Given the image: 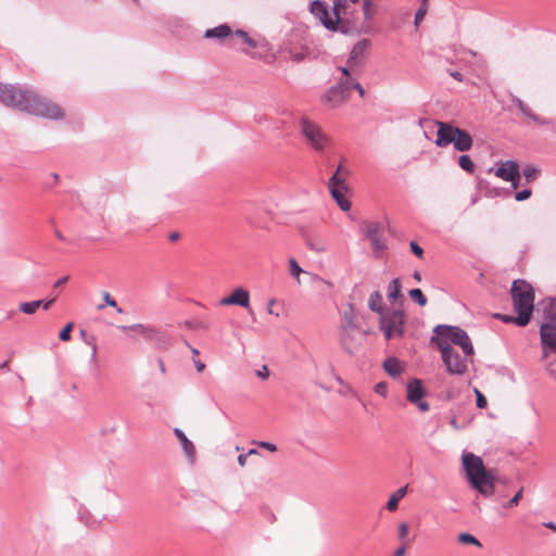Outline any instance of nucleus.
<instances>
[{"mask_svg": "<svg viewBox=\"0 0 556 556\" xmlns=\"http://www.w3.org/2000/svg\"><path fill=\"white\" fill-rule=\"evenodd\" d=\"M102 296H103V300L104 302L111 306V307H116V312L118 314H122L123 313V309L121 307L117 306V303L116 301L111 296V294L109 292H103L102 293Z\"/></svg>", "mask_w": 556, "mask_h": 556, "instance_id": "43", "label": "nucleus"}, {"mask_svg": "<svg viewBox=\"0 0 556 556\" xmlns=\"http://www.w3.org/2000/svg\"><path fill=\"white\" fill-rule=\"evenodd\" d=\"M409 530H410V528L407 522L403 521V522L399 523L397 536H399L401 544H407V546H409V544L413 542V540H408Z\"/></svg>", "mask_w": 556, "mask_h": 556, "instance_id": "29", "label": "nucleus"}, {"mask_svg": "<svg viewBox=\"0 0 556 556\" xmlns=\"http://www.w3.org/2000/svg\"><path fill=\"white\" fill-rule=\"evenodd\" d=\"M382 235V229L379 224H372L367 228V238L369 240L374 239L375 237H379Z\"/></svg>", "mask_w": 556, "mask_h": 556, "instance_id": "40", "label": "nucleus"}, {"mask_svg": "<svg viewBox=\"0 0 556 556\" xmlns=\"http://www.w3.org/2000/svg\"><path fill=\"white\" fill-rule=\"evenodd\" d=\"M256 375L263 380L267 379L269 377L268 367L266 365H263L262 369L256 371Z\"/></svg>", "mask_w": 556, "mask_h": 556, "instance_id": "50", "label": "nucleus"}, {"mask_svg": "<svg viewBox=\"0 0 556 556\" xmlns=\"http://www.w3.org/2000/svg\"><path fill=\"white\" fill-rule=\"evenodd\" d=\"M450 75L458 81L464 80V77L459 72H450Z\"/></svg>", "mask_w": 556, "mask_h": 556, "instance_id": "57", "label": "nucleus"}, {"mask_svg": "<svg viewBox=\"0 0 556 556\" xmlns=\"http://www.w3.org/2000/svg\"><path fill=\"white\" fill-rule=\"evenodd\" d=\"M410 250L412 252L419 258H422L424 257V249L417 244L416 242L412 241L410 242Z\"/></svg>", "mask_w": 556, "mask_h": 556, "instance_id": "48", "label": "nucleus"}, {"mask_svg": "<svg viewBox=\"0 0 556 556\" xmlns=\"http://www.w3.org/2000/svg\"><path fill=\"white\" fill-rule=\"evenodd\" d=\"M408 546L407 544H401L394 552L393 556H404Z\"/></svg>", "mask_w": 556, "mask_h": 556, "instance_id": "53", "label": "nucleus"}, {"mask_svg": "<svg viewBox=\"0 0 556 556\" xmlns=\"http://www.w3.org/2000/svg\"><path fill=\"white\" fill-rule=\"evenodd\" d=\"M301 132L305 140L316 151H323L329 143L328 136L324 132L321 127L316 123L302 118L300 122Z\"/></svg>", "mask_w": 556, "mask_h": 556, "instance_id": "11", "label": "nucleus"}, {"mask_svg": "<svg viewBox=\"0 0 556 556\" xmlns=\"http://www.w3.org/2000/svg\"><path fill=\"white\" fill-rule=\"evenodd\" d=\"M409 296L414 302L418 303L420 306H425L428 302L426 295L422 293L420 289H412L409 291Z\"/></svg>", "mask_w": 556, "mask_h": 556, "instance_id": "36", "label": "nucleus"}, {"mask_svg": "<svg viewBox=\"0 0 556 556\" xmlns=\"http://www.w3.org/2000/svg\"><path fill=\"white\" fill-rule=\"evenodd\" d=\"M400 296H401V280L399 278H395L388 286V299L390 301H396Z\"/></svg>", "mask_w": 556, "mask_h": 556, "instance_id": "28", "label": "nucleus"}, {"mask_svg": "<svg viewBox=\"0 0 556 556\" xmlns=\"http://www.w3.org/2000/svg\"><path fill=\"white\" fill-rule=\"evenodd\" d=\"M375 392L383 397H386L388 395V384L387 382H378L376 386H375Z\"/></svg>", "mask_w": 556, "mask_h": 556, "instance_id": "46", "label": "nucleus"}, {"mask_svg": "<svg viewBox=\"0 0 556 556\" xmlns=\"http://www.w3.org/2000/svg\"><path fill=\"white\" fill-rule=\"evenodd\" d=\"M276 303V301L274 299L269 300L268 304H267V312L268 314H271V315H275L276 317L279 316V313H275L274 312V304Z\"/></svg>", "mask_w": 556, "mask_h": 556, "instance_id": "54", "label": "nucleus"}, {"mask_svg": "<svg viewBox=\"0 0 556 556\" xmlns=\"http://www.w3.org/2000/svg\"><path fill=\"white\" fill-rule=\"evenodd\" d=\"M174 433L176 438L179 440L181 448L184 450L187 457L193 462L195 457V446L194 444L186 437V434L178 428L174 429Z\"/></svg>", "mask_w": 556, "mask_h": 556, "instance_id": "18", "label": "nucleus"}, {"mask_svg": "<svg viewBox=\"0 0 556 556\" xmlns=\"http://www.w3.org/2000/svg\"><path fill=\"white\" fill-rule=\"evenodd\" d=\"M380 0H332L330 12L326 2L314 0L311 13L331 31L366 34L379 13Z\"/></svg>", "mask_w": 556, "mask_h": 556, "instance_id": "1", "label": "nucleus"}, {"mask_svg": "<svg viewBox=\"0 0 556 556\" xmlns=\"http://www.w3.org/2000/svg\"><path fill=\"white\" fill-rule=\"evenodd\" d=\"M331 197L337 202L338 206L348 212L351 210V202L346 199L345 194L348 192V187H340L334 189H329Z\"/></svg>", "mask_w": 556, "mask_h": 556, "instance_id": "19", "label": "nucleus"}, {"mask_svg": "<svg viewBox=\"0 0 556 556\" xmlns=\"http://www.w3.org/2000/svg\"><path fill=\"white\" fill-rule=\"evenodd\" d=\"M27 113L55 119L64 117V112L58 103H54L48 98L41 97L34 91L29 100Z\"/></svg>", "mask_w": 556, "mask_h": 556, "instance_id": "9", "label": "nucleus"}, {"mask_svg": "<svg viewBox=\"0 0 556 556\" xmlns=\"http://www.w3.org/2000/svg\"><path fill=\"white\" fill-rule=\"evenodd\" d=\"M355 319H356V315H355L354 308H353L352 305H350L349 306V311L345 312L344 315H343V324H342L341 328H355V327H357L356 323H355Z\"/></svg>", "mask_w": 556, "mask_h": 556, "instance_id": "33", "label": "nucleus"}, {"mask_svg": "<svg viewBox=\"0 0 556 556\" xmlns=\"http://www.w3.org/2000/svg\"><path fill=\"white\" fill-rule=\"evenodd\" d=\"M349 97V81L340 79L338 86L332 87L321 97V102L330 109H336L345 103Z\"/></svg>", "mask_w": 556, "mask_h": 556, "instance_id": "14", "label": "nucleus"}, {"mask_svg": "<svg viewBox=\"0 0 556 556\" xmlns=\"http://www.w3.org/2000/svg\"><path fill=\"white\" fill-rule=\"evenodd\" d=\"M371 242V247H372V250H374V253L378 256L382 253V251L384 250L386 248V244L382 240V235L379 236V237H375L374 239L370 240Z\"/></svg>", "mask_w": 556, "mask_h": 556, "instance_id": "37", "label": "nucleus"}, {"mask_svg": "<svg viewBox=\"0 0 556 556\" xmlns=\"http://www.w3.org/2000/svg\"><path fill=\"white\" fill-rule=\"evenodd\" d=\"M31 93V90L0 83V102L5 106L27 112Z\"/></svg>", "mask_w": 556, "mask_h": 556, "instance_id": "7", "label": "nucleus"}, {"mask_svg": "<svg viewBox=\"0 0 556 556\" xmlns=\"http://www.w3.org/2000/svg\"><path fill=\"white\" fill-rule=\"evenodd\" d=\"M540 334L544 346V357L547 359V370L556 379V329L543 324Z\"/></svg>", "mask_w": 556, "mask_h": 556, "instance_id": "10", "label": "nucleus"}, {"mask_svg": "<svg viewBox=\"0 0 556 556\" xmlns=\"http://www.w3.org/2000/svg\"><path fill=\"white\" fill-rule=\"evenodd\" d=\"M73 323H68L59 333V338L61 341H70L71 340V332L73 330Z\"/></svg>", "mask_w": 556, "mask_h": 556, "instance_id": "42", "label": "nucleus"}, {"mask_svg": "<svg viewBox=\"0 0 556 556\" xmlns=\"http://www.w3.org/2000/svg\"><path fill=\"white\" fill-rule=\"evenodd\" d=\"M475 394L477 396V406L481 409L485 408L488 406V401L482 392L478 389H475Z\"/></svg>", "mask_w": 556, "mask_h": 556, "instance_id": "44", "label": "nucleus"}, {"mask_svg": "<svg viewBox=\"0 0 556 556\" xmlns=\"http://www.w3.org/2000/svg\"><path fill=\"white\" fill-rule=\"evenodd\" d=\"M509 181L511 182V185H513V188H514V189H517V188H518V186H519V180H509Z\"/></svg>", "mask_w": 556, "mask_h": 556, "instance_id": "64", "label": "nucleus"}, {"mask_svg": "<svg viewBox=\"0 0 556 556\" xmlns=\"http://www.w3.org/2000/svg\"><path fill=\"white\" fill-rule=\"evenodd\" d=\"M544 313L547 319L546 324L556 329V299L549 301L544 308Z\"/></svg>", "mask_w": 556, "mask_h": 556, "instance_id": "26", "label": "nucleus"}, {"mask_svg": "<svg viewBox=\"0 0 556 556\" xmlns=\"http://www.w3.org/2000/svg\"><path fill=\"white\" fill-rule=\"evenodd\" d=\"M514 311L518 316L496 314V318L504 323H514L520 327H525L530 323L534 307V291L530 283L525 280H515L510 289Z\"/></svg>", "mask_w": 556, "mask_h": 556, "instance_id": "3", "label": "nucleus"}, {"mask_svg": "<svg viewBox=\"0 0 556 556\" xmlns=\"http://www.w3.org/2000/svg\"><path fill=\"white\" fill-rule=\"evenodd\" d=\"M349 175H344V173H338L336 172L329 179L328 188L334 189L340 187H348L345 181L348 179Z\"/></svg>", "mask_w": 556, "mask_h": 556, "instance_id": "27", "label": "nucleus"}, {"mask_svg": "<svg viewBox=\"0 0 556 556\" xmlns=\"http://www.w3.org/2000/svg\"><path fill=\"white\" fill-rule=\"evenodd\" d=\"M219 304L223 306L238 305L247 308L250 305V293L244 288H236L228 296L220 299Z\"/></svg>", "mask_w": 556, "mask_h": 556, "instance_id": "16", "label": "nucleus"}, {"mask_svg": "<svg viewBox=\"0 0 556 556\" xmlns=\"http://www.w3.org/2000/svg\"><path fill=\"white\" fill-rule=\"evenodd\" d=\"M312 51L307 47H302L300 49L293 48L290 50V58L295 62H301L307 58H309Z\"/></svg>", "mask_w": 556, "mask_h": 556, "instance_id": "30", "label": "nucleus"}, {"mask_svg": "<svg viewBox=\"0 0 556 556\" xmlns=\"http://www.w3.org/2000/svg\"><path fill=\"white\" fill-rule=\"evenodd\" d=\"M238 37L240 39H242L247 45H249L251 48H255L256 47V42L254 39H252L245 31L243 30H237L236 33L232 34V40Z\"/></svg>", "mask_w": 556, "mask_h": 556, "instance_id": "38", "label": "nucleus"}, {"mask_svg": "<svg viewBox=\"0 0 556 556\" xmlns=\"http://www.w3.org/2000/svg\"><path fill=\"white\" fill-rule=\"evenodd\" d=\"M523 488H520L519 491L514 495V497L507 503L508 508L516 507L520 500L522 498Z\"/></svg>", "mask_w": 556, "mask_h": 556, "instance_id": "45", "label": "nucleus"}, {"mask_svg": "<svg viewBox=\"0 0 556 556\" xmlns=\"http://www.w3.org/2000/svg\"><path fill=\"white\" fill-rule=\"evenodd\" d=\"M369 45L370 42L367 39L358 41L351 51L349 62H355L357 59L362 58L369 48Z\"/></svg>", "mask_w": 556, "mask_h": 556, "instance_id": "24", "label": "nucleus"}, {"mask_svg": "<svg viewBox=\"0 0 556 556\" xmlns=\"http://www.w3.org/2000/svg\"><path fill=\"white\" fill-rule=\"evenodd\" d=\"M369 330L355 328H341V345L350 354H354L363 346Z\"/></svg>", "mask_w": 556, "mask_h": 556, "instance_id": "13", "label": "nucleus"}, {"mask_svg": "<svg viewBox=\"0 0 556 556\" xmlns=\"http://www.w3.org/2000/svg\"><path fill=\"white\" fill-rule=\"evenodd\" d=\"M441 352L442 361L451 375H463L467 371V361L469 356L460 355L455 348L439 349Z\"/></svg>", "mask_w": 556, "mask_h": 556, "instance_id": "12", "label": "nucleus"}, {"mask_svg": "<svg viewBox=\"0 0 556 556\" xmlns=\"http://www.w3.org/2000/svg\"><path fill=\"white\" fill-rule=\"evenodd\" d=\"M544 527H546V528H548V529H551V530L556 532V523H554L553 521L545 522Z\"/></svg>", "mask_w": 556, "mask_h": 556, "instance_id": "61", "label": "nucleus"}, {"mask_svg": "<svg viewBox=\"0 0 556 556\" xmlns=\"http://www.w3.org/2000/svg\"><path fill=\"white\" fill-rule=\"evenodd\" d=\"M41 301H42L41 306L43 307V309H49L51 307V305L53 304L54 299H50L48 301H43V300H41Z\"/></svg>", "mask_w": 556, "mask_h": 556, "instance_id": "56", "label": "nucleus"}, {"mask_svg": "<svg viewBox=\"0 0 556 556\" xmlns=\"http://www.w3.org/2000/svg\"><path fill=\"white\" fill-rule=\"evenodd\" d=\"M368 307L376 313H379L380 315L384 312L383 308V299L379 291H375L370 294L368 299Z\"/></svg>", "mask_w": 556, "mask_h": 556, "instance_id": "23", "label": "nucleus"}, {"mask_svg": "<svg viewBox=\"0 0 556 556\" xmlns=\"http://www.w3.org/2000/svg\"><path fill=\"white\" fill-rule=\"evenodd\" d=\"M383 368L389 376L396 378L404 369L402 362L396 357H389L383 362Z\"/></svg>", "mask_w": 556, "mask_h": 556, "instance_id": "21", "label": "nucleus"}, {"mask_svg": "<svg viewBox=\"0 0 556 556\" xmlns=\"http://www.w3.org/2000/svg\"><path fill=\"white\" fill-rule=\"evenodd\" d=\"M180 238V233L177 231L170 232L168 235L169 241H177Z\"/></svg>", "mask_w": 556, "mask_h": 556, "instance_id": "59", "label": "nucleus"}, {"mask_svg": "<svg viewBox=\"0 0 556 556\" xmlns=\"http://www.w3.org/2000/svg\"><path fill=\"white\" fill-rule=\"evenodd\" d=\"M425 390L422 382L419 379H413L407 383V400L416 405L420 412H428L429 404L422 401Z\"/></svg>", "mask_w": 556, "mask_h": 556, "instance_id": "15", "label": "nucleus"}, {"mask_svg": "<svg viewBox=\"0 0 556 556\" xmlns=\"http://www.w3.org/2000/svg\"><path fill=\"white\" fill-rule=\"evenodd\" d=\"M247 459H248V455L247 454H241L239 455L238 457V464L241 466V467H244L245 464H247Z\"/></svg>", "mask_w": 556, "mask_h": 556, "instance_id": "55", "label": "nucleus"}, {"mask_svg": "<svg viewBox=\"0 0 556 556\" xmlns=\"http://www.w3.org/2000/svg\"><path fill=\"white\" fill-rule=\"evenodd\" d=\"M407 485L397 489L389 498L387 503V509L389 511H395L399 507L400 501L406 495Z\"/></svg>", "mask_w": 556, "mask_h": 556, "instance_id": "22", "label": "nucleus"}, {"mask_svg": "<svg viewBox=\"0 0 556 556\" xmlns=\"http://www.w3.org/2000/svg\"><path fill=\"white\" fill-rule=\"evenodd\" d=\"M338 173H344V175H349V169L344 166V164L341 162L337 168Z\"/></svg>", "mask_w": 556, "mask_h": 556, "instance_id": "58", "label": "nucleus"}, {"mask_svg": "<svg viewBox=\"0 0 556 556\" xmlns=\"http://www.w3.org/2000/svg\"><path fill=\"white\" fill-rule=\"evenodd\" d=\"M433 332L434 337L431 338V343L435 344L438 349L445 348H454V345H458L463 354L466 356H472L475 354V350L471 343L470 338L459 327L456 326H447V325H438Z\"/></svg>", "mask_w": 556, "mask_h": 556, "instance_id": "4", "label": "nucleus"}, {"mask_svg": "<svg viewBox=\"0 0 556 556\" xmlns=\"http://www.w3.org/2000/svg\"><path fill=\"white\" fill-rule=\"evenodd\" d=\"M406 317L403 311H388L381 314L380 330L387 340L400 339L404 336Z\"/></svg>", "mask_w": 556, "mask_h": 556, "instance_id": "8", "label": "nucleus"}, {"mask_svg": "<svg viewBox=\"0 0 556 556\" xmlns=\"http://www.w3.org/2000/svg\"><path fill=\"white\" fill-rule=\"evenodd\" d=\"M307 244H308L309 249L313 251H316V252H325L326 251V245L321 241H316V242L308 241Z\"/></svg>", "mask_w": 556, "mask_h": 556, "instance_id": "47", "label": "nucleus"}, {"mask_svg": "<svg viewBox=\"0 0 556 556\" xmlns=\"http://www.w3.org/2000/svg\"><path fill=\"white\" fill-rule=\"evenodd\" d=\"M462 463L471 488L485 497L492 496L496 482L494 471L488 470L482 458L470 452L463 454Z\"/></svg>", "mask_w": 556, "mask_h": 556, "instance_id": "2", "label": "nucleus"}, {"mask_svg": "<svg viewBox=\"0 0 556 556\" xmlns=\"http://www.w3.org/2000/svg\"><path fill=\"white\" fill-rule=\"evenodd\" d=\"M457 541L464 545H476L479 548L482 547L481 542L476 536L467 532L460 533L457 536Z\"/></svg>", "mask_w": 556, "mask_h": 556, "instance_id": "32", "label": "nucleus"}, {"mask_svg": "<svg viewBox=\"0 0 556 556\" xmlns=\"http://www.w3.org/2000/svg\"><path fill=\"white\" fill-rule=\"evenodd\" d=\"M204 37L205 38H216V39H219V40H224L226 38H229L230 40H232V31H231V28L228 25L223 24V25H219L217 27L207 29L205 31V34H204Z\"/></svg>", "mask_w": 556, "mask_h": 556, "instance_id": "20", "label": "nucleus"}, {"mask_svg": "<svg viewBox=\"0 0 556 556\" xmlns=\"http://www.w3.org/2000/svg\"><path fill=\"white\" fill-rule=\"evenodd\" d=\"M349 86H350V89L354 88L355 90L358 91L361 97H364L365 90L363 89V87H362V85L359 83H357V81H353L351 84L349 83Z\"/></svg>", "mask_w": 556, "mask_h": 556, "instance_id": "52", "label": "nucleus"}, {"mask_svg": "<svg viewBox=\"0 0 556 556\" xmlns=\"http://www.w3.org/2000/svg\"><path fill=\"white\" fill-rule=\"evenodd\" d=\"M413 277H414V279H415L416 281H418V282L421 280V275H420V273H419V271H415V273H414V275H413Z\"/></svg>", "mask_w": 556, "mask_h": 556, "instance_id": "63", "label": "nucleus"}, {"mask_svg": "<svg viewBox=\"0 0 556 556\" xmlns=\"http://www.w3.org/2000/svg\"><path fill=\"white\" fill-rule=\"evenodd\" d=\"M258 446L263 447V448H266L268 450L269 452H276L277 451V446L273 443H269V442H258L257 443Z\"/></svg>", "mask_w": 556, "mask_h": 556, "instance_id": "51", "label": "nucleus"}, {"mask_svg": "<svg viewBox=\"0 0 556 556\" xmlns=\"http://www.w3.org/2000/svg\"><path fill=\"white\" fill-rule=\"evenodd\" d=\"M522 173L527 182H530L539 176L540 170L533 166H526Z\"/></svg>", "mask_w": 556, "mask_h": 556, "instance_id": "39", "label": "nucleus"}, {"mask_svg": "<svg viewBox=\"0 0 556 556\" xmlns=\"http://www.w3.org/2000/svg\"><path fill=\"white\" fill-rule=\"evenodd\" d=\"M118 328L122 331H134V332L142 334L147 338H152V336L155 332L154 329L148 328L141 324H136V325H131V326H119Z\"/></svg>", "mask_w": 556, "mask_h": 556, "instance_id": "25", "label": "nucleus"}, {"mask_svg": "<svg viewBox=\"0 0 556 556\" xmlns=\"http://www.w3.org/2000/svg\"><path fill=\"white\" fill-rule=\"evenodd\" d=\"M194 364H195V368H197V370H198L199 372H201V371H203V370H204L205 365H204L202 362L197 361Z\"/></svg>", "mask_w": 556, "mask_h": 556, "instance_id": "60", "label": "nucleus"}, {"mask_svg": "<svg viewBox=\"0 0 556 556\" xmlns=\"http://www.w3.org/2000/svg\"><path fill=\"white\" fill-rule=\"evenodd\" d=\"M67 279H68V277H66V276H65V277L60 278V279L55 282L54 287H60V286L64 285V283L67 281Z\"/></svg>", "mask_w": 556, "mask_h": 556, "instance_id": "62", "label": "nucleus"}, {"mask_svg": "<svg viewBox=\"0 0 556 556\" xmlns=\"http://www.w3.org/2000/svg\"><path fill=\"white\" fill-rule=\"evenodd\" d=\"M437 126L435 144L438 147H447L453 143L454 149L460 152L469 151L472 148V137L466 130L444 122H438Z\"/></svg>", "mask_w": 556, "mask_h": 556, "instance_id": "5", "label": "nucleus"}, {"mask_svg": "<svg viewBox=\"0 0 556 556\" xmlns=\"http://www.w3.org/2000/svg\"><path fill=\"white\" fill-rule=\"evenodd\" d=\"M289 273L292 277H294L296 279V282L299 285H301V279H300V275L301 274H307L306 271H304L300 265L298 264V262L295 261V258H290L289 260Z\"/></svg>", "mask_w": 556, "mask_h": 556, "instance_id": "34", "label": "nucleus"}, {"mask_svg": "<svg viewBox=\"0 0 556 556\" xmlns=\"http://www.w3.org/2000/svg\"><path fill=\"white\" fill-rule=\"evenodd\" d=\"M458 165L462 169H464L465 172H467L469 174H472L476 169V166H475L472 160L470 159L469 155H466V154L459 156Z\"/></svg>", "mask_w": 556, "mask_h": 556, "instance_id": "35", "label": "nucleus"}, {"mask_svg": "<svg viewBox=\"0 0 556 556\" xmlns=\"http://www.w3.org/2000/svg\"><path fill=\"white\" fill-rule=\"evenodd\" d=\"M495 175L507 181V180H520L519 165L515 161H506L500 164Z\"/></svg>", "mask_w": 556, "mask_h": 556, "instance_id": "17", "label": "nucleus"}, {"mask_svg": "<svg viewBox=\"0 0 556 556\" xmlns=\"http://www.w3.org/2000/svg\"><path fill=\"white\" fill-rule=\"evenodd\" d=\"M530 197H531V190L526 189L520 192H517L515 195V199L517 201H525V200L529 199Z\"/></svg>", "mask_w": 556, "mask_h": 556, "instance_id": "49", "label": "nucleus"}, {"mask_svg": "<svg viewBox=\"0 0 556 556\" xmlns=\"http://www.w3.org/2000/svg\"><path fill=\"white\" fill-rule=\"evenodd\" d=\"M42 301L23 302L18 305V311L26 314L33 315L41 306Z\"/></svg>", "mask_w": 556, "mask_h": 556, "instance_id": "31", "label": "nucleus"}, {"mask_svg": "<svg viewBox=\"0 0 556 556\" xmlns=\"http://www.w3.org/2000/svg\"><path fill=\"white\" fill-rule=\"evenodd\" d=\"M427 11H428V3H426V1H424L421 3V7L419 8V10L417 11V13L415 15V25L416 26H418L419 23L425 18Z\"/></svg>", "mask_w": 556, "mask_h": 556, "instance_id": "41", "label": "nucleus"}, {"mask_svg": "<svg viewBox=\"0 0 556 556\" xmlns=\"http://www.w3.org/2000/svg\"><path fill=\"white\" fill-rule=\"evenodd\" d=\"M31 93V90L0 83V102L5 106L27 112Z\"/></svg>", "mask_w": 556, "mask_h": 556, "instance_id": "6", "label": "nucleus"}]
</instances>
